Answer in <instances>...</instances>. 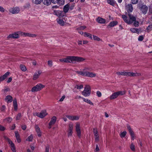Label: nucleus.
Segmentation results:
<instances>
[{
    "instance_id": "1",
    "label": "nucleus",
    "mask_w": 152,
    "mask_h": 152,
    "mask_svg": "<svg viewBox=\"0 0 152 152\" xmlns=\"http://www.w3.org/2000/svg\"><path fill=\"white\" fill-rule=\"evenodd\" d=\"M128 15L129 20L127 19V17L125 15H122V18L125 22L129 24H131L136 20V18L130 13H128Z\"/></svg>"
},
{
    "instance_id": "2",
    "label": "nucleus",
    "mask_w": 152,
    "mask_h": 152,
    "mask_svg": "<svg viewBox=\"0 0 152 152\" xmlns=\"http://www.w3.org/2000/svg\"><path fill=\"white\" fill-rule=\"evenodd\" d=\"M76 72L79 75L90 77H94L96 75L95 73L88 71H77Z\"/></svg>"
},
{
    "instance_id": "3",
    "label": "nucleus",
    "mask_w": 152,
    "mask_h": 152,
    "mask_svg": "<svg viewBox=\"0 0 152 152\" xmlns=\"http://www.w3.org/2000/svg\"><path fill=\"white\" fill-rule=\"evenodd\" d=\"M125 94V92L124 91H119L117 92H115L113 93L110 96V99L112 100L117 98L119 95H122Z\"/></svg>"
},
{
    "instance_id": "4",
    "label": "nucleus",
    "mask_w": 152,
    "mask_h": 152,
    "mask_svg": "<svg viewBox=\"0 0 152 152\" xmlns=\"http://www.w3.org/2000/svg\"><path fill=\"white\" fill-rule=\"evenodd\" d=\"M91 93V88L88 85L86 86L85 88L83 91L82 92V94L85 96H89Z\"/></svg>"
},
{
    "instance_id": "5",
    "label": "nucleus",
    "mask_w": 152,
    "mask_h": 152,
    "mask_svg": "<svg viewBox=\"0 0 152 152\" xmlns=\"http://www.w3.org/2000/svg\"><path fill=\"white\" fill-rule=\"evenodd\" d=\"M20 11V8L17 7H10L9 9L10 12L12 14H16L19 13Z\"/></svg>"
},
{
    "instance_id": "6",
    "label": "nucleus",
    "mask_w": 152,
    "mask_h": 152,
    "mask_svg": "<svg viewBox=\"0 0 152 152\" xmlns=\"http://www.w3.org/2000/svg\"><path fill=\"white\" fill-rule=\"evenodd\" d=\"M33 115L34 116H37L40 118H43L47 115V113L45 110H43L40 113H34Z\"/></svg>"
},
{
    "instance_id": "7",
    "label": "nucleus",
    "mask_w": 152,
    "mask_h": 152,
    "mask_svg": "<svg viewBox=\"0 0 152 152\" xmlns=\"http://www.w3.org/2000/svg\"><path fill=\"white\" fill-rule=\"evenodd\" d=\"M141 74L139 73H133L132 72H125V76L132 77L140 76Z\"/></svg>"
},
{
    "instance_id": "8",
    "label": "nucleus",
    "mask_w": 152,
    "mask_h": 152,
    "mask_svg": "<svg viewBox=\"0 0 152 152\" xmlns=\"http://www.w3.org/2000/svg\"><path fill=\"white\" fill-rule=\"evenodd\" d=\"M73 129V124L72 123H70L69 125V128L68 131L67 136L68 137L72 136Z\"/></svg>"
},
{
    "instance_id": "9",
    "label": "nucleus",
    "mask_w": 152,
    "mask_h": 152,
    "mask_svg": "<svg viewBox=\"0 0 152 152\" xmlns=\"http://www.w3.org/2000/svg\"><path fill=\"white\" fill-rule=\"evenodd\" d=\"M54 14L58 17H62L65 15V13L62 11L60 10H54Z\"/></svg>"
},
{
    "instance_id": "10",
    "label": "nucleus",
    "mask_w": 152,
    "mask_h": 152,
    "mask_svg": "<svg viewBox=\"0 0 152 152\" xmlns=\"http://www.w3.org/2000/svg\"><path fill=\"white\" fill-rule=\"evenodd\" d=\"M80 127V124L77 123L75 126V130L77 132V135L79 137H80L81 136Z\"/></svg>"
},
{
    "instance_id": "11",
    "label": "nucleus",
    "mask_w": 152,
    "mask_h": 152,
    "mask_svg": "<svg viewBox=\"0 0 152 152\" xmlns=\"http://www.w3.org/2000/svg\"><path fill=\"white\" fill-rule=\"evenodd\" d=\"M140 9L143 14H145L147 12L148 7L145 5H142L140 7Z\"/></svg>"
},
{
    "instance_id": "12",
    "label": "nucleus",
    "mask_w": 152,
    "mask_h": 152,
    "mask_svg": "<svg viewBox=\"0 0 152 152\" xmlns=\"http://www.w3.org/2000/svg\"><path fill=\"white\" fill-rule=\"evenodd\" d=\"M6 139L8 142L9 143L10 145L11 146V148L13 152H16L15 148V145L12 142L11 140L8 137H6Z\"/></svg>"
},
{
    "instance_id": "13",
    "label": "nucleus",
    "mask_w": 152,
    "mask_h": 152,
    "mask_svg": "<svg viewBox=\"0 0 152 152\" xmlns=\"http://www.w3.org/2000/svg\"><path fill=\"white\" fill-rule=\"evenodd\" d=\"M19 37V36L18 31L10 34L7 37L8 38H12L13 39H17Z\"/></svg>"
},
{
    "instance_id": "14",
    "label": "nucleus",
    "mask_w": 152,
    "mask_h": 152,
    "mask_svg": "<svg viewBox=\"0 0 152 152\" xmlns=\"http://www.w3.org/2000/svg\"><path fill=\"white\" fill-rule=\"evenodd\" d=\"M94 134L95 136V141L97 142L99 140V136L98 132L96 129L94 128L93 129Z\"/></svg>"
},
{
    "instance_id": "15",
    "label": "nucleus",
    "mask_w": 152,
    "mask_h": 152,
    "mask_svg": "<svg viewBox=\"0 0 152 152\" xmlns=\"http://www.w3.org/2000/svg\"><path fill=\"white\" fill-rule=\"evenodd\" d=\"M66 117L71 121L77 120L79 119V117L76 115H67Z\"/></svg>"
},
{
    "instance_id": "16",
    "label": "nucleus",
    "mask_w": 152,
    "mask_h": 152,
    "mask_svg": "<svg viewBox=\"0 0 152 152\" xmlns=\"http://www.w3.org/2000/svg\"><path fill=\"white\" fill-rule=\"evenodd\" d=\"M52 2L54 4L57 3L59 5H63L64 4V0H52Z\"/></svg>"
},
{
    "instance_id": "17",
    "label": "nucleus",
    "mask_w": 152,
    "mask_h": 152,
    "mask_svg": "<svg viewBox=\"0 0 152 152\" xmlns=\"http://www.w3.org/2000/svg\"><path fill=\"white\" fill-rule=\"evenodd\" d=\"M41 73V72L39 70L35 72L34 75H33V80H36L37 79L39 78Z\"/></svg>"
},
{
    "instance_id": "18",
    "label": "nucleus",
    "mask_w": 152,
    "mask_h": 152,
    "mask_svg": "<svg viewBox=\"0 0 152 152\" xmlns=\"http://www.w3.org/2000/svg\"><path fill=\"white\" fill-rule=\"evenodd\" d=\"M67 63L73 62H75V56H68L66 57Z\"/></svg>"
},
{
    "instance_id": "19",
    "label": "nucleus",
    "mask_w": 152,
    "mask_h": 152,
    "mask_svg": "<svg viewBox=\"0 0 152 152\" xmlns=\"http://www.w3.org/2000/svg\"><path fill=\"white\" fill-rule=\"evenodd\" d=\"M126 10L129 13L131 12L133 10L132 5L131 4H129L126 6Z\"/></svg>"
},
{
    "instance_id": "20",
    "label": "nucleus",
    "mask_w": 152,
    "mask_h": 152,
    "mask_svg": "<svg viewBox=\"0 0 152 152\" xmlns=\"http://www.w3.org/2000/svg\"><path fill=\"white\" fill-rule=\"evenodd\" d=\"M10 74V72H7L5 73L4 75L0 77V82H1L5 79Z\"/></svg>"
},
{
    "instance_id": "21",
    "label": "nucleus",
    "mask_w": 152,
    "mask_h": 152,
    "mask_svg": "<svg viewBox=\"0 0 152 152\" xmlns=\"http://www.w3.org/2000/svg\"><path fill=\"white\" fill-rule=\"evenodd\" d=\"M118 24V22L116 21H114L110 22L107 26V28L114 27Z\"/></svg>"
},
{
    "instance_id": "22",
    "label": "nucleus",
    "mask_w": 152,
    "mask_h": 152,
    "mask_svg": "<svg viewBox=\"0 0 152 152\" xmlns=\"http://www.w3.org/2000/svg\"><path fill=\"white\" fill-rule=\"evenodd\" d=\"M85 60L83 58L75 56V62H81Z\"/></svg>"
},
{
    "instance_id": "23",
    "label": "nucleus",
    "mask_w": 152,
    "mask_h": 152,
    "mask_svg": "<svg viewBox=\"0 0 152 152\" xmlns=\"http://www.w3.org/2000/svg\"><path fill=\"white\" fill-rule=\"evenodd\" d=\"M35 128L36 132L37 133L38 136L39 137H40L41 136V133L40 128L37 125L35 126Z\"/></svg>"
},
{
    "instance_id": "24",
    "label": "nucleus",
    "mask_w": 152,
    "mask_h": 152,
    "mask_svg": "<svg viewBox=\"0 0 152 152\" xmlns=\"http://www.w3.org/2000/svg\"><path fill=\"white\" fill-rule=\"evenodd\" d=\"M56 120V116H54L52 117L51 118V120L49 123V125H54Z\"/></svg>"
},
{
    "instance_id": "25",
    "label": "nucleus",
    "mask_w": 152,
    "mask_h": 152,
    "mask_svg": "<svg viewBox=\"0 0 152 152\" xmlns=\"http://www.w3.org/2000/svg\"><path fill=\"white\" fill-rule=\"evenodd\" d=\"M5 99L6 101L7 102V103L11 102L12 101V97L10 95L7 96Z\"/></svg>"
},
{
    "instance_id": "26",
    "label": "nucleus",
    "mask_w": 152,
    "mask_h": 152,
    "mask_svg": "<svg viewBox=\"0 0 152 152\" xmlns=\"http://www.w3.org/2000/svg\"><path fill=\"white\" fill-rule=\"evenodd\" d=\"M56 21L57 23L61 26H64V22L62 19L57 18L56 19Z\"/></svg>"
},
{
    "instance_id": "27",
    "label": "nucleus",
    "mask_w": 152,
    "mask_h": 152,
    "mask_svg": "<svg viewBox=\"0 0 152 152\" xmlns=\"http://www.w3.org/2000/svg\"><path fill=\"white\" fill-rule=\"evenodd\" d=\"M105 20L101 18H98L97 19V21L99 23H104L105 22Z\"/></svg>"
},
{
    "instance_id": "28",
    "label": "nucleus",
    "mask_w": 152,
    "mask_h": 152,
    "mask_svg": "<svg viewBox=\"0 0 152 152\" xmlns=\"http://www.w3.org/2000/svg\"><path fill=\"white\" fill-rule=\"evenodd\" d=\"M69 5L68 4H67L66 5H65L63 9L64 11H63L64 13H65V14L69 10Z\"/></svg>"
},
{
    "instance_id": "29",
    "label": "nucleus",
    "mask_w": 152,
    "mask_h": 152,
    "mask_svg": "<svg viewBox=\"0 0 152 152\" xmlns=\"http://www.w3.org/2000/svg\"><path fill=\"white\" fill-rule=\"evenodd\" d=\"M130 30L132 32V33H139V32L140 31V29L138 28H131L130 29Z\"/></svg>"
},
{
    "instance_id": "30",
    "label": "nucleus",
    "mask_w": 152,
    "mask_h": 152,
    "mask_svg": "<svg viewBox=\"0 0 152 152\" xmlns=\"http://www.w3.org/2000/svg\"><path fill=\"white\" fill-rule=\"evenodd\" d=\"M82 99L83 100V101L90 105H93V103L91 101L88 99H85L84 98H82Z\"/></svg>"
},
{
    "instance_id": "31",
    "label": "nucleus",
    "mask_w": 152,
    "mask_h": 152,
    "mask_svg": "<svg viewBox=\"0 0 152 152\" xmlns=\"http://www.w3.org/2000/svg\"><path fill=\"white\" fill-rule=\"evenodd\" d=\"M36 86L37 87V89L39 91H40L42 88H43L45 87V86L41 84H37V85H36Z\"/></svg>"
},
{
    "instance_id": "32",
    "label": "nucleus",
    "mask_w": 152,
    "mask_h": 152,
    "mask_svg": "<svg viewBox=\"0 0 152 152\" xmlns=\"http://www.w3.org/2000/svg\"><path fill=\"white\" fill-rule=\"evenodd\" d=\"M51 2L52 0H44V4L45 5H48L51 4Z\"/></svg>"
},
{
    "instance_id": "33",
    "label": "nucleus",
    "mask_w": 152,
    "mask_h": 152,
    "mask_svg": "<svg viewBox=\"0 0 152 152\" xmlns=\"http://www.w3.org/2000/svg\"><path fill=\"white\" fill-rule=\"evenodd\" d=\"M13 105L15 110H17V103L16 99L13 100Z\"/></svg>"
},
{
    "instance_id": "34",
    "label": "nucleus",
    "mask_w": 152,
    "mask_h": 152,
    "mask_svg": "<svg viewBox=\"0 0 152 152\" xmlns=\"http://www.w3.org/2000/svg\"><path fill=\"white\" fill-rule=\"evenodd\" d=\"M93 38L94 40L98 41H102V40L99 37L95 35H93Z\"/></svg>"
},
{
    "instance_id": "35",
    "label": "nucleus",
    "mask_w": 152,
    "mask_h": 152,
    "mask_svg": "<svg viewBox=\"0 0 152 152\" xmlns=\"http://www.w3.org/2000/svg\"><path fill=\"white\" fill-rule=\"evenodd\" d=\"M84 35L85 37H86L90 38L91 39H92V35L90 33H87V32H85L84 33Z\"/></svg>"
},
{
    "instance_id": "36",
    "label": "nucleus",
    "mask_w": 152,
    "mask_h": 152,
    "mask_svg": "<svg viewBox=\"0 0 152 152\" xmlns=\"http://www.w3.org/2000/svg\"><path fill=\"white\" fill-rule=\"evenodd\" d=\"M43 0H33V2L35 4H40Z\"/></svg>"
},
{
    "instance_id": "37",
    "label": "nucleus",
    "mask_w": 152,
    "mask_h": 152,
    "mask_svg": "<svg viewBox=\"0 0 152 152\" xmlns=\"http://www.w3.org/2000/svg\"><path fill=\"white\" fill-rule=\"evenodd\" d=\"M33 138V135L31 134L26 139V140L30 142L32 141Z\"/></svg>"
},
{
    "instance_id": "38",
    "label": "nucleus",
    "mask_w": 152,
    "mask_h": 152,
    "mask_svg": "<svg viewBox=\"0 0 152 152\" xmlns=\"http://www.w3.org/2000/svg\"><path fill=\"white\" fill-rule=\"evenodd\" d=\"M12 118L10 117H8L4 119V121H6L7 122L10 123L12 121Z\"/></svg>"
},
{
    "instance_id": "39",
    "label": "nucleus",
    "mask_w": 152,
    "mask_h": 152,
    "mask_svg": "<svg viewBox=\"0 0 152 152\" xmlns=\"http://www.w3.org/2000/svg\"><path fill=\"white\" fill-rule=\"evenodd\" d=\"M20 67L21 70L22 71H23V72H25L26 71V66H24V65L21 64L20 65Z\"/></svg>"
},
{
    "instance_id": "40",
    "label": "nucleus",
    "mask_w": 152,
    "mask_h": 152,
    "mask_svg": "<svg viewBox=\"0 0 152 152\" xmlns=\"http://www.w3.org/2000/svg\"><path fill=\"white\" fill-rule=\"evenodd\" d=\"M31 91L32 92H35L39 91V90L37 89V88L36 86H35L32 88Z\"/></svg>"
},
{
    "instance_id": "41",
    "label": "nucleus",
    "mask_w": 152,
    "mask_h": 152,
    "mask_svg": "<svg viewBox=\"0 0 152 152\" xmlns=\"http://www.w3.org/2000/svg\"><path fill=\"white\" fill-rule=\"evenodd\" d=\"M126 134V131H124L121 132L120 134V136L121 138H123L125 137Z\"/></svg>"
},
{
    "instance_id": "42",
    "label": "nucleus",
    "mask_w": 152,
    "mask_h": 152,
    "mask_svg": "<svg viewBox=\"0 0 152 152\" xmlns=\"http://www.w3.org/2000/svg\"><path fill=\"white\" fill-rule=\"evenodd\" d=\"M107 2L108 4L113 6L115 4V2L113 0H107Z\"/></svg>"
},
{
    "instance_id": "43",
    "label": "nucleus",
    "mask_w": 152,
    "mask_h": 152,
    "mask_svg": "<svg viewBox=\"0 0 152 152\" xmlns=\"http://www.w3.org/2000/svg\"><path fill=\"white\" fill-rule=\"evenodd\" d=\"M116 74L117 75H122L125 76V72L124 71L117 72L116 73Z\"/></svg>"
},
{
    "instance_id": "44",
    "label": "nucleus",
    "mask_w": 152,
    "mask_h": 152,
    "mask_svg": "<svg viewBox=\"0 0 152 152\" xmlns=\"http://www.w3.org/2000/svg\"><path fill=\"white\" fill-rule=\"evenodd\" d=\"M59 61L61 62L65 63H67V61H68L66 57L64 58L60 59H59Z\"/></svg>"
},
{
    "instance_id": "45",
    "label": "nucleus",
    "mask_w": 152,
    "mask_h": 152,
    "mask_svg": "<svg viewBox=\"0 0 152 152\" xmlns=\"http://www.w3.org/2000/svg\"><path fill=\"white\" fill-rule=\"evenodd\" d=\"M152 29V24H150L147 28V30L148 31H150Z\"/></svg>"
},
{
    "instance_id": "46",
    "label": "nucleus",
    "mask_w": 152,
    "mask_h": 152,
    "mask_svg": "<svg viewBox=\"0 0 152 152\" xmlns=\"http://www.w3.org/2000/svg\"><path fill=\"white\" fill-rule=\"evenodd\" d=\"M130 148L132 151H135V146L132 143L130 145Z\"/></svg>"
},
{
    "instance_id": "47",
    "label": "nucleus",
    "mask_w": 152,
    "mask_h": 152,
    "mask_svg": "<svg viewBox=\"0 0 152 152\" xmlns=\"http://www.w3.org/2000/svg\"><path fill=\"white\" fill-rule=\"evenodd\" d=\"M75 88L78 89H80L83 88V85H77L75 86Z\"/></svg>"
},
{
    "instance_id": "48",
    "label": "nucleus",
    "mask_w": 152,
    "mask_h": 152,
    "mask_svg": "<svg viewBox=\"0 0 152 152\" xmlns=\"http://www.w3.org/2000/svg\"><path fill=\"white\" fill-rule=\"evenodd\" d=\"M86 27L85 26H80L77 28V30H83L86 28Z\"/></svg>"
},
{
    "instance_id": "49",
    "label": "nucleus",
    "mask_w": 152,
    "mask_h": 152,
    "mask_svg": "<svg viewBox=\"0 0 152 152\" xmlns=\"http://www.w3.org/2000/svg\"><path fill=\"white\" fill-rule=\"evenodd\" d=\"M134 24L135 27H137L139 26V23L138 21H134Z\"/></svg>"
},
{
    "instance_id": "50",
    "label": "nucleus",
    "mask_w": 152,
    "mask_h": 152,
    "mask_svg": "<svg viewBox=\"0 0 152 152\" xmlns=\"http://www.w3.org/2000/svg\"><path fill=\"white\" fill-rule=\"evenodd\" d=\"M48 64L50 67H51L53 65V62L52 61L49 60L48 61Z\"/></svg>"
},
{
    "instance_id": "51",
    "label": "nucleus",
    "mask_w": 152,
    "mask_h": 152,
    "mask_svg": "<svg viewBox=\"0 0 152 152\" xmlns=\"http://www.w3.org/2000/svg\"><path fill=\"white\" fill-rule=\"evenodd\" d=\"M96 94L98 96V97H100L101 96L102 94L100 91H97L96 92Z\"/></svg>"
},
{
    "instance_id": "52",
    "label": "nucleus",
    "mask_w": 152,
    "mask_h": 152,
    "mask_svg": "<svg viewBox=\"0 0 152 152\" xmlns=\"http://www.w3.org/2000/svg\"><path fill=\"white\" fill-rule=\"evenodd\" d=\"M21 116V114L20 113H19L16 118V119L17 120H18L20 119Z\"/></svg>"
},
{
    "instance_id": "53",
    "label": "nucleus",
    "mask_w": 152,
    "mask_h": 152,
    "mask_svg": "<svg viewBox=\"0 0 152 152\" xmlns=\"http://www.w3.org/2000/svg\"><path fill=\"white\" fill-rule=\"evenodd\" d=\"M143 39V37L142 36H140L138 38V40L139 41H142Z\"/></svg>"
},
{
    "instance_id": "54",
    "label": "nucleus",
    "mask_w": 152,
    "mask_h": 152,
    "mask_svg": "<svg viewBox=\"0 0 152 152\" xmlns=\"http://www.w3.org/2000/svg\"><path fill=\"white\" fill-rule=\"evenodd\" d=\"M138 0H132V2L133 4H137L138 1Z\"/></svg>"
},
{
    "instance_id": "55",
    "label": "nucleus",
    "mask_w": 152,
    "mask_h": 152,
    "mask_svg": "<svg viewBox=\"0 0 152 152\" xmlns=\"http://www.w3.org/2000/svg\"><path fill=\"white\" fill-rule=\"evenodd\" d=\"M49 146H47L45 148V152H49Z\"/></svg>"
},
{
    "instance_id": "56",
    "label": "nucleus",
    "mask_w": 152,
    "mask_h": 152,
    "mask_svg": "<svg viewBox=\"0 0 152 152\" xmlns=\"http://www.w3.org/2000/svg\"><path fill=\"white\" fill-rule=\"evenodd\" d=\"M5 129V128L3 126L0 125V131H3Z\"/></svg>"
},
{
    "instance_id": "57",
    "label": "nucleus",
    "mask_w": 152,
    "mask_h": 152,
    "mask_svg": "<svg viewBox=\"0 0 152 152\" xmlns=\"http://www.w3.org/2000/svg\"><path fill=\"white\" fill-rule=\"evenodd\" d=\"M5 11L3 7L0 6V11L1 12H4Z\"/></svg>"
},
{
    "instance_id": "58",
    "label": "nucleus",
    "mask_w": 152,
    "mask_h": 152,
    "mask_svg": "<svg viewBox=\"0 0 152 152\" xmlns=\"http://www.w3.org/2000/svg\"><path fill=\"white\" fill-rule=\"evenodd\" d=\"M5 109V107L4 105H2L1 108V111H4Z\"/></svg>"
},
{
    "instance_id": "59",
    "label": "nucleus",
    "mask_w": 152,
    "mask_h": 152,
    "mask_svg": "<svg viewBox=\"0 0 152 152\" xmlns=\"http://www.w3.org/2000/svg\"><path fill=\"white\" fill-rule=\"evenodd\" d=\"M131 137L132 139V140H133L134 139V133H132V134H130Z\"/></svg>"
},
{
    "instance_id": "60",
    "label": "nucleus",
    "mask_w": 152,
    "mask_h": 152,
    "mask_svg": "<svg viewBox=\"0 0 152 152\" xmlns=\"http://www.w3.org/2000/svg\"><path fill=\"white\" fill-rule=\"evenodd\" d=\"M15 134L16 138L20 137L19 134L18 133V132H15Z\"/></svg>"
},
{
    "instance_id": "61",
    "label": "nucleus",
    "mask_w": 152,
    "mask_h": 152,
    "mask_svg": "<svg viewBox=\"0 0 152 152\" xmlns=\"http://www.w3.org/2000/svg\"><path fill=\"white\" fill-rule=\"evenodd\" d=\"M65 96H63L60 99L59 101L60 102H62L63 101L64 99H65Z\"/></svg>"
},
{
    "instance_id": "62",
    "label": "nucleus",
    "mask_w": 152,
    "mask_h": 152,
    "mask_svg": "<svg viewBox=\"0 0 152 152\" xmlns=\"http://www.w3.org/2000/svg\"><path fill=\"white\" fill-rule=\"evenodd\" d=\"M37 36V35L35 34H31L30 37H35Z\"/></svg>"
},
{
    "instance_id": "63",
    "label": "nucleus",
    "mask_w": 152,
    "mask_h": 152,
    "mask_svg": "<svg viewBox=\"0 0 152 152\" xmlns=\"http://www.w3.org/2000/svg\"><path fill=\"white\" fill-rule=\"evenodd\" d=\"M95 151H99V147L98 145H96Z\"/></svg>"
},
{
    "instance_id": "64",
    "label": "nucleus",
    "mask_w": 152,
    "mask_h": 152,
    "mask_svg": "<svg viewBox=\"0 0 152 152\" xmlns=\"http://www.w3.org/2000/svg\"><path fill=\"white\" fill-rule=\"evenodd\" d=\"M18 35L19 34L21 35V36H23V32L21 31H18Z\"/></svg>"
}]
</instances>
